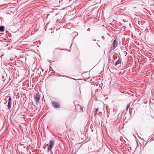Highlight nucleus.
I'll list each match as a JSON object with an SVG mask.
<instances>
[{"instance_id": "nucleus-11", "label": "nucleus", "mask_w": 154, "mask_h": 154, "mask_svg": "<svg viewBox=\"0 0 154 154\" xmlns=\"http://www.w3.org/2000/svg\"><path fill=\"white\" fill-rule=\"evenodd\" d=\"M71 154H75V153H72Z\"/></svg>"}, {"instance_id": "nucleus-3", "label": "nucleus", "mask_w": 154, "mask_h": 154, "mask_svg": "<svg viewBox=\"0 0 154 154\" xmlns=\"http://www.w3.org/2000/svg\"><path fill=\"white\" fill-rule=\"evenodd\" d=\"M118 44V41L116 39L114 40L113 43V47L112 48L111 50H114L115 48L117 47Z\"/></svg>"}, {"instance_id": "nucleus-9", "label": "nucleus", "mask_w": 154, "mask_h": 154, "mask_svg": "<svg viewBox=\"0 0 154 154\" xmlns=\"http://www.w3.org/2000/svg\"><path fill=\"white\" fill-rule=\"evenodd\" d=\"M11 99L10 97L8 99V102L11 103Z\"/></svg>"}, {"instance_id": "nucleus-1", "label": "nucleus", "mask_w": 154, "mask_h": 154, "mask_svg": "<svg viewBox=\"0 0 154 154\" xmlns=\"http://www.w3.org/2000/svg\"><path fill=\"white\" fill-rule=\"evenodd\" d=\"M54 145V141L52 140H50L48 144H47V146H48V152L50 151L52 149Z\"/></svg>"}, {"instance_id": "nucleus-2", "label": "nucleus", "mask_w": 154, "mask_h": 154, "mask_svg": "<svg viewBox=\"0 0 154 154\" xmlns=\"http://www.w3.org/2000/svg\"><path fill=\"white\" fill-rule=\"evenodd\" d=\"M51 103L52 106L56 109H59L60 107L59 104L57 101H52Z\"/></svg>"}, {"instance_id": "nucleus-5", "label": "nucleus", "mask_w": 154, "mask_h": 154, "mask_svg": "<svg viewBox=\"0 0 154 154\" xmlns=\"http://www.w3.org/2000/svg\"><path fill=\"white\" fill-rule=\"evenodd\" d=\"M121 61H122V59L121 58H119L118 60L115 63V65L116 66H117L119 64H121Z\"/></svg>"}, {"instance_id": "nucleus-10", "label": "nucleus", "mask_w": 154, "mask_h": 154, "mask_svg": "<svg viewBox=\"0 0 154 154\" xmlns=\"http://www.w3.org/2000/svg\"><path fill=\"white\" fill-rule=\"evenodd\" d=\"M130 105V104H128V105L127 106V108H126V109L127 110H128V109Z\"/></svg>"}, {"instance_id": "nucleus-4", "label": "nucleus", "mask_w": 154, "mask_h": 154, "mask_svg": "<svg viewBox=\"0 0 154 154\" xmlns=\"http://www.w3.org/2000/svg\"><path fill=\"white\" fill-rule=\"evenodd\" d=\"M40 97V95H39L38 94H36L34 97V98L36 102L38 103Z\"/></svg>"}, {"instance_id": "nucleus-6", "label": "nucleus", "mask_w": 154, "mask_h": 154, "mask_svg": "<svg viewBox=\"0 0 154 154\" xmlns=\"http://www.w3.org/2000/svg\"><path fill=\"white\" fill-rule=\"evenodd\" d=\"M5 27L4 26H0V31L3 32L4 30Z\"/></svg>"}, {"instance_id": "nucleus-7", "label": "nucleus", "mask_w": 154, "mask_h": 154, "mask_svg": "<svg viewBox=\"0 0 154 154\" xmlns=\"http://www.w3.org/2000/svg\"><path fill=\"white\" fill-rule=\"evenodd\" d=\"M11 103L8 102V109H10L11 106Z\"/></svg>"}, {"instance_id": "nucleus-8", "label": "nucleus", "mask_w": 154, "mask_h": 154, "mask_svg": "<svg viewBox=\"0 0 154 154\" xmlns=\"http://www.w3.org/2000/svg\"><path fill=\"white\" fill-rule=\"evenodd\" d=\"M98 108L96 109L95 110V111H94V115L95 116H96V115H97V113L98 112Z\"/></svg>"}]
</instances>
